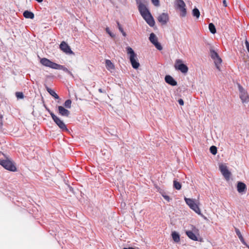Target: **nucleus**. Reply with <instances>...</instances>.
Returning <instances> with one entry per match:
<instances>
[{"mask_svg":"<svg viewBox=\"0 0 249 249\" xmlns=\"http://www.w3.org/2000/svg\"><path fill=\"white\" fill-rule=\"evenodd\" d=\"M178 102L179 104L181 106H183L184 105V102L182 99H179L178 100Z\"/></svg>","mask_w":249,"mask_h":249,"instance_id":"nucleus-34","label":"nucleus"},{"mask_svg":"<svg viewBox=\"0 0 249 249\" xmlns=\"http://www.w3.org/2000/svg\"><path fill=\"white\" fill-rule=\"evenodd\" d=\"M184 200L190 209L193 210L198 214L203 216L199 207V202L198 200L186 197L184 198Z\"/></svg>","mask_w":249,"mask_h":249,"instance_id":"nucleus-3","label":"nucleus"},{"mask_svg":"<svg viewBox=\"0 0 249 249\" xmlns=\"http://www.w3.org/2000/svg\"><path fill=\"white\" fill-rule=\"evenodd\" d=\"M123 249H135L132 247H129V248H124Z\"/></svg>","mask_w":249,"mask_h":249,"instance_id":"nucleus-39","label":"nucleus"},{"mask_svg":"<svg viewBox=\"0 0 249 249\" xmlns=\"http://www.w3.org/2000/svg\"><path fill=\"white\" fill-rule=\"evenodd\" d=\"M23 15L26 18L33 19L34 18V13L28 10L25 11L23 12Z\"/></svg>","mask_w":249,"mask_h":249,"instance_id":"nucleus-19","label":"nucleus"},{"mask_svg":"<svg viewBox=\"0 0 249 249\" xmlns=\"http://www.w3.org/2000/svg\"><path fill=\"white\" fill-rule=\"evenodd\" d=\"M71 101L70 99L67 100L64 103V106L67 108H71Z\"/></svg>","mask_w":249,"mask_h":249,"instance_id":"nucleus-27","label":"nucleus"},{"mask_svg":"<svg viewBox=\"0 0 249 249\" xmlns=\"http://www.w3.org/2000/svg\"><path fill=\"white\" fill-rule=\"evenodd\" d=\"M176 7L179 9L181 12L180 16L185 17L186 15V9L185 3L183 0H176L175 3Z\"/></svg>","mask_w":249,"mask_h":249,"instance_id":"nucleus-10","label":"nucleus"},{"mask_svg":"<svg viewBox=\"0 0 249 249\" xmlns=\"http://www.w3.org/2000/svg\"><path fill=\"white\" fill-rule=\"evenodd\" d=\"M210 55L211 58L213 60L216 69L219 71H221L220 66L222 60L218 53L213 49H211L210 51Z\"/></svg>","mask_w":249,"mask_h":249,"instance_id":"nucleus-8","label":"nucleus"},{"mask_svg":"<svg viewBox=\"0 0 249 249\" xmlns=\"http://www.w3.org/2000/svg\"><path fill=\"white\" fill-rule=\"evenodd\" d=\"M0 165L7 170L12 172L17 171V167L13 161L6 158V159H0Z\"/></svg>","mask_w":249,"mask_h":249,"instance_id":"nucleus-7","label":"nucleus"},{"mask_svg":"<svg viewBox=\"0 0 249 249\" xmlns=\"http://www.w3.org/2000/svg\"><path fill=\"white\" fill-rule=\"evenodd\" d=\"M36 0L39 3H41L43 1V0Z\"/></svg>","mask_w":249,"mask_h":249,"instance_id":"nucleus-40","label":"nucleus"},{"mask_svg":"<svg viewBox=\"0 0 249 249\" xmlns=\"http://www.w3.org/2000/svg\"><path fill=\"white\" fill-rule=\"evenodd\" d=\"M149 40L155 47H161L160 44L158 41L156 36L154 33H152L150 35Z\"/></svg>","mask_w":249,"mask_h":249,"instance_id":"nucleus-15","label":"nucleus"},{"mask_svg":"<svg viewBox=\"0 0 249 249\" xmlns=\"http://www.w3.org/2000/svg\"><path fill=\"white\" fill-rule=\"evenodd\" d=\"M176 69L179 70L182 73H186L188 71V68L186 65L182 63V61L180 59H177L175 65Z\"/></svg>","mask_w":249,"mask_h":249,"instance_id":"nucleus-12","label":"nucleus"},{"mask_svg":"<svg viewBox=\"0 0 249 249\" xmlns=\"http://www.w3.org/2000/svg\"><path fill=\"white\" fill-rule=\"evenodd\" d=\"M106 32L109 35V36L112 37H113L114 36H115V35L114 34H113L109 30V28L108 27H107L106 28Z\"/></svg>","mask_w":249,"mask_h":249,"instance_id":"nucleus-30","label":"nucleus"},{"mask_svg":"<svg viewBox=\"0 0 249 249\" xmlns=\"http://www.w3.org/2000/svg\"><path fill=\"white\" fill-rule=\"evenodd\" d=\"M162 48H157V49L160 51H161L162 49Z\"/></svg>","mask_w":249,"mask_h":249,"instance_id":"nucleus-41","label":"nucleus"},{"mask_svg":"<svg viewBox=\"0 0 249 249\" xmlns=\"http://www.w3.org/2000/svg\"><path fill=\"white\" fill-rule=\"evenodd\" d=\"M127 54L129 55L130 61L134 69H138L140 66V63L137 61V54L132 50V48H128L127 50Z\"/></svg>","mask_w":249,"mask_h":249,"instance_id":"nucleus-5","label":"nucleus"},{"mask_svg":"<svg viewBox=\"0 0 249 249\" xmlns=\"http://www.w3.org/2000/svg\"><path fill=\"white\" fill-rule=\"evenodd\" d=\"M219 170L226 180H229L231 173L228 170L227 166L224 164L219 165Z\"/></svg>","mask_w":249,"mask_h":249,"instance_id":"nucleus-11","label":"nucleus"},{"mask_svg":"<svg viewBox=\"0 0 249 249\" xmlns=\"http://www.w3.org/2000/svg\"><path fill=\"white\" fill-rule=\"evenodd\" d=\"M145 1V0H136L137 4H138V9L141 15L150 26L153 27L155 22L149 11L142 3Z\"/></svg>","mask_w":249,"mask_h":249,"instance_id":"nucleus-1","label":"nucleus"},{"mask_svg":"<svg viewBox=\"0 0 249 249\" xmlns=\"http://www.w3.org/2000/svg\"><path fill=\"white\" fill-rule=\"evenodd\" d=\"M223 4L225 7L227 6V4L226 0H223Z\"/></svg>","mask_w":249,"mask_h":249,"instance_id":"nucleus-36","label":"nucleus"},{"mask_svg":"<svg viewBox=\"0 0 249 249\" xmlns=\"http://www.w3.org/2000/svg\"><path fill=\"white\" fill-rule=\"evenodd\" d=\"M193 15L194 17H196L197 18H198L199 17L200 12L197 8H195L193 10Z\"/></svg>","mask_w":249,"mask_h":249,"instance_id":"nucleus-24","label":"nucleus"},{"mask_svg":"<svg viewBox=\"0 0 249 249\" xmlns=\"http://www.w3.org/2000/svg\"><path fill=\"white\" fill-rule=\"evenodd\" d=\"M235 232L238 237H240V236H242L239 230L238 229L235 228Z\"/></svg>","mask_w":249,"mask_h":249,"instance_id":"nucleus-33","label":"nucleus"},{"mask_svg":"<svg viewBox=\"0 0 249 249\" xmlns=\"http://www.w3.org/2000/svg\"><path fill=\"white\" fill-rule=\"evenodd\" d=\"M245 44H246V47H249V42H248V41L247 40H246Z\"/></svg>","mask_w":249,"mask_h":249,"instance_id":"nucleus-38","label":"nucleus"},{"mask_svg":"<svg viewBox=\"0 0 249 249\" xmlns=\"http://www.w3.org/2000/svg\"><path fill=\"white\" fill-rule=\"evenodd\" d=\"M152 3L156 6L158 7L160 6L159 0H151Z\"/></svg>","mask_w":249,"mask_h":249,"instance_id":"nucleus-31","label":"nucleus"},{"mask_svg":"<svg viewBox=\"0 0 249 249\" xmlns=\"http://www.w3.org/2000/svg\"><path fill=\"white\" fill-rule=\"evenodd\" d=\"M158 21L163 25L166 24L169 20V17L167 13H162L158 18Z\"/></svg>","mask_w":249,"mask_h":249,"instance_id":"nucleus-13","label":"nucleus"},{"mask_svg":"<svg viewBox=\"0 0 249 249\" xmlns=\"http://www.w3.org/2000/svg\"><path fill=\"white\" fill-rule=\"evenodd\" d=\"M238 88L239 91V97L242 103L243 104L249 103V94L247 90L240 84L238 85Z\"/></svg>","mask_w":249,"mask_h":249,"instance_id":"nucleus-9","label":"nucleus"},{"mask_svg":"<svg viewBox=\"0 0 249 249\" xmlns=\"http://www.w3.org/2000/svg\"><path fill=\"white\" fill-rule=\"evenodd\" d=\"M247 189L246 184L242 182H238L237 184V190L238 193H243Z\"/></svg>","mask_w":249,"mask_h":249,"instance_id":"nucleus-16","label":"nucleus"},{"mask_svg":"<svg viewBox=\"0 0 249 249\" xmlns=\"http://www.w3.org/2000/svg\"><path fill=\"white\" fill-rule=\"evenodd\" d=\"M59 47H69V46L65 41H62Z\"/></svg>","mask_w":249,"mask_h":249,"instance_id":"nucleus-32","label":"nucleus"},{"mask_svg":"<svg viewBox=\"0 0 249 249\" xmlns=\"http://www.w3.org/2000/svg\"><path fill=\"white\" fill-rule=\"evenodd\" d=\"M117 26H118V28L119 31L122 33L123 36H126V34L124 32L122 25L120 24V23L118 21H117Z\"/></svg>","mask_w":249,"mask_h":249,"instance_id":"nucleus-25","label":"nucleus"},{"mask_svg":"<svg viewBox=\"0 0 249 249\" xmlns=\"http://www.w3.org/2000/svg\"><path fill=\"white\" fill-rule=\"evenodd\" d=\"M58 112L60 115L67 117H68L70 114L69 110L61 106L58 107Z\"/></svg>","mask_w":249,"mask_h":249,"instance_id":"nucleus-14","label":"nucleus"},{"mask_svg":"<svg viewBox=\"0 0 249 249\" xmlns=\"http://www.w3.org/2000/svg\"><path fill=\"white\" fill-rule=\"evenodd\" d=\"M171 235L173 240L176 243H178L180 241V236L176 231L172 232Z\"/></svg>","mask_w":249,"mask_h":249,"instance_id":"nucleus-20","label":"nucleus"},{"mask_svg":"<svg viewBox=\"0 0 249 249\" xmlns=\"http://www.w3.org/2000/svg\"><path fill=\"white\" fill-rule=\"evenodd\" d=\"M209 29L210 31L212 34H214L216 33V29H215L214 25L213 23H210L209 24Z\"/></svg>","mask_w":249,"mask_h":249,"instance_id":"nucleus-23","label":"nucleus"},{"mask_svg":"<svg viewBox=\"0 0 249 249\" xmlns=\"http://www.w3.org/2000/svg\"><path fill=\"white\" fill-rule=\"evenodd\" d=\"M40 63L46 67L51 68L55 70H62L66 72H69L68 69L62 65L56 64L54 62L51 61L50 60L46 58H43L40 59Z\"/></svg>","mask_w":249,"mask_h":249,"instance_id":"nucleus-2","label":"nucleus"},{"mask_svg":"<svg viewBox=\"0 0 249 249\" xmlns=\"http://www.w3.org/2000/svg\"><path fill=\"white\" fill-rule=\"evenodd\" d=\"M61 50L65 53L68 54H73V52L71 50V48H60Z\"/></svg>","mask_w":249,"mask_h":249,"instance_id":"nucleus-22","label":"nucleus"},{"mask_svg":"<svg viewBox=\"0 0 249 249\" xmlns=\"http://www.w3.org/2000/svg\"><path fill=\"white\" fill-rule=\"evenodd\" d=\"M163 197L168 201H169L170 200V197L168 196H163Z\"/></svg>","mask_w":249,"mask_h":249,"instance_id":"nucleus-35","label":"nucleus"},{"mask_svg":"<svg viewBox=\"0 0 249 249\" xmlns=\"http://www.w3.org/2000/svg\"><path fill=\"white\" fill-rule=\"evenodd\" d=\"M210 150L211 153L213 155H215L217 153V148L215 146H211Z\"/></svg>","mask_w":249,"mask_h":249,"instance_id":"nucleus-28","label":"nucleus"},{"mask_svg":"<svg viewBox=\"0 0 249 249\" xmlns=\"http://www.w3.org/2000/svg\"><path fill=\"white\" fill-rule=\"evenodd\" d=\"M187 236L192 240L197 241H201V238L199 239L200 236L199 230L194 226H192V229L190 231H187L185 232Z\"/></svg>","mask_w":249,"mask_h":249,"instance_id":"nucleus-4","label":"nucleus"},{"mask_svg":"<svg viewBox=\"0 0 249 249\" xmlns=\"http://www.w3.org/2000/svg\"><path fill=\"white\" fill-rule=\"evenodd\" d=\"M47 91L55 99H59V96L56 93V92L53 90V89L47 88Z\"/></svg>","mask_w":249,"mask_h":249,"instance_id":"nucleus-21","label":"nucleus"},{"mask_svg":"<svg viewBox=\"0 0 249 249\" xmlns=\"http://www.w3.org/2000/svg\"><path fill=\"white\" fill-rule=\"evenodd\" d=\"M174 187L177 190H180L181 188V184L176 180L174 181Z\"/></svg>","mask_w":249,"mask_h":249,"instance_id":"nucleus-26","label":"nucleus"},{"mask_svg":"<svg viewBox=\"0 0 249 249\" xmlns=\"http://www.w3.org/2000/svg\"><path fill=\"white\" fill-rule=\"evenodd\" d=\"M16 95L18 99H22L24 97V95L22 92H17Z\"/></svg>","mask_w":249,"mask_h":249,"instance_id":"nucleus-29","label":"nucleus"},{"mask_svg":"<svg viewBox=\"0 0 249 249\" xmlns=\"http://www.w3.org/2000/svg\"><path fill=\"white\" fill-rule=\"evenodd\" d=\"M106 66L107 69L111 71V70H113L115 69L114 65L111 62L110 60H106Z\"/></svg>","mask_w":249,"mask_h":249,"instance_id":"nucleus-18","label":"nucleus"},{"mask_svg":"<svg viewBox=\"0 0 249 249\" xmlns=\"http://www.w3.org/2000/svg\"><path fill=\"white\" fill-rule=\"evenodd\" d=\"M165 81L167 83L173 86H175L177 85V82L170 75H166L165 77Z\"/></svg>","mask_w":249,"mask_h":249,"instance_id":"nucleus-17","label":"nucleus"},{"mask_svg":"<svg viewBox=\"0 0 249 249\" xmlns=\"http://www.w3.org/2000/svg\"><path fill=\"white\" fill-rule=\"evenodd\" d=\"M47 110L50 113L53 120L59 127V128L62 131H68V129L67 128L66 125L64 124L63 121L61 120L59 117L56 116L53 112L51 111L50 109H47Z\"/></svg>","mask_w":249,"mask_h":249,"instance_id":"nucleus-6","label":"nucleus"},{"mask_svg":"<svg viewBox=\"0 0 249 249\" xmlns=\"http://www.w3.org/2000/svg\"><path fill=\"white\" fill-rule=\"evenodd\" d=\"M247 48L248 51V52L249 53V48Z\"/></svg>","mask_w":249,"mask_h":249,"instance_id":"nucleus-42","label":"nucleus"},{"mask_svg":"<svg viewBox=\"0 0 249 249\" xmlns=\"http://www.w3.org/2000/svg\"><path fill=\"white\" fill-rule=\"evenodd\" d=\"M98 91L100 92V93H106V91L104 90H103L102 89H98Z\"/></svg>","mask_w":249,"mask_h":249,"instance_id":"nucleus-37","label":"nucleus"}]
</instances>
